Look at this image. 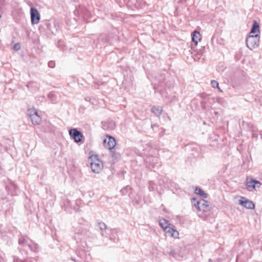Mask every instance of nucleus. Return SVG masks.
Listing matches in <instances>:
<instances>
[{
    "label": "nucleus",
    "instance_id": "3",
    "mask_svg": "<svg viewBox=\"0 0 262 262\" xmlns=\"http://www.w3.org/2000/svg\"><path fill=\"white\" fill-rule=\"evenodd\" d=\"M259 35L258 34L250 35L246 38V43L247 47L250 50L255 49L259 45Z\"/></svg>",
    "mask_w": 262,
    "mask_h": 262
},
{
    "label": "nucleus",
    "instance_id": "27",
    "mask_svg": "<svg viewBox=\"0 0 262 262\" xmlns=\"http://www.w3.org/2000/svg\"><path fill=\"white\" fill-rule=\"evenodd\" d=\"M13 49H14V50H15L16 51L19 50L20 49V44L18 43H15L14 45Z\"/></svg>",
    "mask_w": 262,
    "mask_h": 262
},
{
    "label": "nucleus",
    "instance_id": "28",
    "mask_svg": "<svg viewBox=\"0 0 262 262\" xmlns=\"http://www.w3.org/2000/svg\"><path fill=\"white\" fill-rule=\"evenodd\" d=\"M48 66L51 68H53L55 66V63L53 61H50L48 62Z\"/></svg>",
    "mask_w": 262,
    "mask_h": 262
},
{
    "label": "nucleus",
    "instance_id": "22",
    "mask_svg": "<svg viewBox=\"0 0 262 262\" xmlns=\"http://www.w3.org/2000/svg\"><path fill=\"white\" fill-rule=\"evenodd\" d=\"M56 46L61 50H64L65 47L63 42L60 40L58 41Z\"/></svg>",
    "mask_w": 262,
    "mask_h": 262
},
{
    "label": "nucleus",
    "instance_id": "19",
    "mask_svg": "<svg viewBox=\"0 0 262 262\" xmlns=\"http://www.w3.org/2000/svg\"><path fill=\"white\" fill-rule=\"evenodd\" d=\"M151 112L157 116H160L162 113V109L161 107L154 106L151 108Z\"/></svg>",
    "mask_w": 262,
    "mask_h": 262
},
{
    "label": "nucleus",
    "instance_id": "16",
    "mask_svg": "<svg viewBox=\"0 0 262 262\" xmlns=\"http://www.w3.org/2000/svg\"><path fill=\"white\" fill-rule=\"evenodd\" d=\"M158 159L155 157L146 159V162L148 164V166H151L152 168H154L156 166V163H158Z\"/></svg>",
    "mask_w": 262,
    "mask_h": 262
},
{
    "label": "nucleus",
    "instance_id": "21",
    "mask_svg": "<svg viewBox=\"0 0 262 262\" xmlns=\"http://www.w3.org/2000/svg\"><path fill=\"white\" fill-rule=\"evenodd\" d=\"M166 231L169 233L171 236L173 237H177L179 235V233L176 230L170 227H168Z\"/></svg>",
    "mask_w": 262,
    "mask_h": 262
},
{
    "label": "nucleus",
    "instance_id": "24",
    "mask_svg": "<svg viewBox=\"0 0 262 262\" xmlns=\"http://www.w3.org/2000/svg\"><path fill=\"white\" fill-rule=\"evenodd\" d=\"M130 188L128 186H126L121 190V192L123 195H125L128 193V190H130Z\"/></svg>",
    "mask_w": 262,
    "mask_h": 262
},
{
    "label": "nucleus",
    "instance_id": "14",
    "mask_svg": "<svg viewBox=\"0 0 262 262\" xmlns=\"http://www.w3.org/2000/svg\"><path fill=\"white\" fill-rule=\"evenodd\" d=\"M256 184L261 185L260 183L256 180H254L253 179H251L250 181H247L246 182V186L247 187H252L253 188H255L256 187Z\"/></svg>",
    "mask_w": 262,
    "mask_h": 262
},
{
    "label": "nucleus",
    "instance_id": "11",
    "mask_svg": "<svg viewBox=\"0 0 262 262\" xmlns=\"http://www.w3.org/2000/svg\"><path fill=\"white\" fill-rule=\"evenodd\" d=\"M109 233H106L107 237H108L110 240L114 242L118 241V238L116 237L115 235L117 233V230L116 229L107 230Z\"/></svg>",
    "mask_w": 262,
    "mask_h": 262
},
{
    "label": "nucleus",
    "instance_id": "40",
    "mask_svg": "<svg viewBox=\"0 0 262 262\" xmlns=\"http://www.w3.org/2000/svg\"><path fill=\"white\" fill-rule=\"evenodd\" d=\"M2 17V14H0V18Z\"/></svg>",
    "mask_w": 262,
    "mask_h": 262
},
{
    "label": "nucleus",
    "instance_id": "8",
    "mask_svg": "<svg viewBox=\"0 0 262 262\" xmlns=\"http://www.w3.org/2000/svg\"><path fill=\"white\" fill-rule=\"evenodd\" d=\"M242 199L239 200L238 204L248 209H252L255 208L254 203L244 197H242Z\"/></svg>",
    "mask_w": 262,
    "mask_h": 262
},
{
    "label": "nucleus",
    "instance_id": "15",
    "mask_svg": "<svg viewBox=\"0 0 262 262\" xmlns=\"http://www.w3.org/2000/svg\"><path fill=\"white\" fill-rule=\"evenodd\" d=\"M124 1L126 5L129 7L134 6L137 8L139 6L138 0H124Z\"/></svg>",
    "mask_w": 262,
    "mask_h": 262
},
{
    "label": "nucleus",
    "instance_id": "13",
    "mask_svg": "<svg viewBox=\"0 0 262 262\" xmlns=\"http://www.w3.org/2000/svg\"><path fill=\"white\" fill-rule=\"evenodd\" d=\"M257 32H259V25L256 20H254L253 21V25L250 31L249 34L252 35V34H254Z\"/></svg>",
    "mask_w": 262,
    "mask_h": 262
},
{
    "label": "nucleus",
    "instance_id": "36",
    "mask_svg": "<svg viewBox=\"0 0 262 262\" xmlns=\"http://www.w3.org/2000/svg\"><path fill=\"white\" fill-rule=\"evenodd\" d=\"M260 136L261 139H262V131L260 132Z\"/></svg>",
    "mask_w": 262,
    "mask_h": 262
},
{
    "label": "nucleus",
    "instance_id": "33",
    "mask_svg": "<svg viewBox=\"0 0 262 262\" xmlns=\"http://www.w3.org/2000/svg\"><path fill=\"white\" fill-rule=\"evenodd\" d=\"M170 254L172 255L173 257H175L176 253L173 250H171L170 252Z\"/></svg>",
    "mask_w": 262,
    "mask_h": 262
},
{
    "label": "nucleus",
    "instance_id": "12",
    "mask_svg": "<svg viewBox=\"0 0 262 262\" xmlns=\"http://www.w3.org/2000/svg\"><path fill=\"white\" fill-rule=\"evenodd\" d=\"M201 34L197 30H195L192 34V41L194 43L195 46H196L198 43V41L201 40Z\"/></svg>",
    "mask_w": 262,
    "mask_h": 262
},
{
    "label": "nucleus",
    "instance_id": "32",
    "mask_svg": "<svg viewBox=\"0 0 262 262\" xmlns=\"http://www.w3.org/2000/svg\"><path fill=\"white\" fill-rule=\"evenodd\" d=\"M258 134L257 133L253 131L252 133V137L257 139L258 138Z\"/></svg>",
    "mask_w": 262,
    "mask_h": 262
},
{
    "label": "nucleus",
    "instance_id": "31",
    "mask_svg": "<svg viewBox=\"0 0 262 262\" xmlns=\"http://www.w3.org/2000/svg\"><path fill=\"white\" fill-rule=\"evenodd\" d=\"M110 154L112 157H116V153L112 149L110 150Z\"/></svg>",
    "mask_w": 262,
    "mask_h": 262
},
{
    "label": "nucleus",
    "instance_id": "9",
    "mask_svg": "<svg viewBox=\"0 0 262 262\" xmlns=\"http://www.w3.org/2000/svg\"><path fill=\"white\" fill-rule=\"evenodd\" d=\"M102 125L103 129L106 130H112L115 129L116 127L115 122L111 120L102 121Z\"/></svg>",
    "mask_w": 262,
    "mask_h": 262
},
{
    "label": "nucleus",
    "instance_id": "23",
    "mask_svg": "<svg viewBox=\"0 0 262 262\" xmlns=\"http://www.w3.org/2000/svg\"><path fill=\"white\" fill-rule=\"evenodd\" d=\"M211 84L213 88H217L220 91H221L220 89V88L219 86V83H218V82L217 81L214 80H212L211 81Z\"/></svg>",
    "mask_w": 262,
    "mask_h": 262
},
{
    "label": "nucleus",
    "instance_id": "25",
    "mask_svg": "<svg viewBox=\"0 0 262 262\" xmlns=\"http://www.w3.org/2000/svg\"><path fill=\"white\" fill-rule=\"evenodd\" d=\"M154 186L155 184L152 181L149 182V186H148V189L150 191H153L154 190Z\"/></svg>",
    "mask_w": 262,
    "mask_h": 262
},
{
    "label": "nucleus",
    "instance_id": "29",
    "mask_svg": "<svg viewBox=\"0 0 262 262\" xmlns=\"http://www.w3.org/2000/svg\"><path fill=\"white\" fill-rule=\"evenodd\" d=\"M26 246H28L31 251L35 252V250L33 249V245H31L30 244L27 243Z\"/></svg>",
    "mask_w": 262,
    "mask_h": 262
},
{
    "label": "nucleus",
    "instance_id": "10",
    "mask_svg": "<svg viewBox=\"0 0 262 262\" xmlns=\"http://www.w3.org/2000/svg\"><path fill=\"white\" fill-rule=\"evenodd\" d=\"M97 226L99 229L101 231V235L103 237H107V235H106V229H107V226L106 224L102 222H98L97 224Z\"/></svg>",
    "mask_w": 262,
    "mask_h": 262
},
{
    "label": "nucleus",
    "instance_id": "37",
    "mask_svg": "<svg viewBox=\"0 0 262 262\" xmlns=\"http://www.w3.org/2000/svg\"><path fill=\"white\" fill-rule=\"evenodd\" d=\"M204 95H205V94H202V97H203V98H205Z\"/></svg>",
    "mask_w": 262,
    "mask_h": 262
},
{
    "label": "nucleus",
    "instance_id": "2",
    "mask_svg": "<svg viewBox=\"0 0 262 262\" xmlns=\"http://www.w3.org/2000/svg\"><path fill=\"white\" fill-rule=\"evenodd\" d=\"M192 202L194 206L200 211L208 212L210 211L211 207L209 203L204 199H200L198 200L196 198H192Z\"/></svg>",
    "mask_w": 262,
    "mask_h": 262
},
{
    "label": "nucleus",
    "instance_id": "6",
    "mask_svg": "<svg viewBox=\"0 0 262 262\" xmlns=\"http://www.w3.org/2000/svg\"><path fill=\"white\" fill-rule=\"evenodd\" d=\"M31 23L33 25L37 24L40 19V14L34 7H31L30 9Z\"/></svg>",
    "mask_w": 262,
    "mask_h": 262
},
{
    "label": "nucleus",
    "instance_id": "35",
    "mask_svg": "<svg viewBox=\"0 0 262 262\" xmlns=\"http://www.w3.org/2000/svg\"><path fill=\"white\" fill-rule=\"evenodd\" d=\"M33 246V249L35 250V252L36 251V249H37V245H34V246Z\"/></svg>",
    "mask_w": 262,
    "mask_h": 262
},
{
    "label": "nucleus",
    "instance_id": "34",
    "mask_svg": "<svg viewBox=\"0 0 262 262\" xmlns=\"http://www.w3.org/2000/svg\"><path fill=\"white\" fill-rule=\"evenodd\" d=\"M20 262H33L31 260H23V261H21Z\"/></svg>",
    "mask_w": 262,
    "mask_h": 262
},
{
    "label": "nucleus",
    "instance_id": "17",
    "mask_svg": "<svg viewBox=\"0 0 262 262\" xmlns=\"http://www.w3.org/2000/svg\"><path fill=\"white\" fill-rule=\"evenodd\" d=\"M159 225L160 226L164 229L165 231L167 230L169 225L168 221L164 219H162L159 221Z\"/></svg>",
    "mask_w": 262,
    "mask_h": 262
},
{
    "label": "nucleus",
    "instance_id": "39",
    "mask_svg": "<svg viewBox=\"0 0 262 262\" xmlns=\"http://www.w3.org/2000/svg\"><path fill=\"white\" fill-rule=\"evenodd\" d=\"M208 262H212V260H211V259H209L208 260Z\"/></svg>",
    "mask_w": 262,
    "mask_h": 262
},
{
    "label": "nucleus",
    "instance_id": "5",
    "mask_svg": "<svg viewBox=\"0 0 262 262\" xmlns=\"http://www.w3.org/2000/svg\"><path fill=\"white\" fill-rule=\"evenodd\" d=\"M28 115L29 116L33 124H39L41 122V119L38 115L37 111L35 110H29Z\"/></svg>",
    "mask_w": 262,
    "mask_h": 262
},
{
    "label": "nucleus",
    "instance_id": "7",
    "mask_svg": "<svg viewBox=\"0 0 262 262\" xmlns=\"http://www.w3.org/2000/svg\"><path fill=\"white\" fill-rule=\"evenodd\" d=\"M107 137L108 138L103 140L104 146L109 150L113 149L116 145L115 138L110 136Z\"/></svg>",
    "mask_w": 262,
    "mask_h": 262
},
{
    "label": "nucleus",
    "instance_id": "4",
    "mask_svg": "<svg viewBox=\"0 0 262 262\" xmlns=\"http://www.w3.org/2000/svg\"><path fill=\"white\" fill-rule=\"evenodd\" d=\"M69 135L76 143L80 142L83 137V134L77 128H72L69 130Z\"/></svg>",
    "mask_w": 262,
    "mask_h": 262
},
{
    "label": "nucleus",
    "instance_id": "38",
    "mask_svg": "<svg viewBox=\"0 0 262 262\" xmlns=\"http://www.w3.org/2000/svg\"><path fill=\"white\" fill-rule=\"evenodd\" d=\"M201 104H202V107H203V106H204V105H205L204 104H203V102H201Z\"/></svg>",
    "mask_w": 262,
    "mask_h": 262
},
{
    "label": "nucleus",
    "instance_id": "26",
    "mask_svg": "<svg viewBox=\"0 0 262 262\" xmlns=\"http://www.w3.org/2000/svg\"><path fill=\"white\" fill-rule=\"evenodd\" d=\"M27 242L26 241V240L24 238H19L18 240V244L19 245H23L24 246H26Z\"/></svg>",
    "mask_w": 262,
    "mask_h": 262
},
{
    "label": "nucleus",
    "instance_id": "20",
    "mask_svg": "<svg viewBox=\"0 0 262 262\" xmlns=\"http://www.w3.org/2000/svg\"><path fill=\"white\" fill-rule=\"evenodd\" d=\"M192 155L194 157H198L200 156L201 148L199 146H196L192 148Z\"/></svg>",
    "mask_w": 262,
    "mask_h": 262
},
{
    "label": "nucleus",
    "instance_id": "18",
    "mask_svg": "<svg viewBox=\"0 0 262 262\" xmlns=\"http://www.w3.org/2000/svg\"><path fill=\"white\" fill-rule=\"evenodd\" d=\"M195 193L201 195L204 198H207L208 196V194L204 192V191L201 188L196 187L194 190Z\"/></svg>",
    "mask_w": 262,
    "mask_h": 262
},
{
    "label": "nucleus",
    "instance_id": "1",
    "mask_svg": "<svg viewBox=\"0 0 262 262\" xmlns=\"http://www.w3.org/2000/svg\"><path fill=\"white\" fill-rule=\"evenodd\" d=\"M88 162L91 165L92 170L95 173H99L103 168L102 162L99 159L97 155H91Z\"/></svg>",
    "mask_w": 262,
    "mask_h": 262
},
{
    "label": "nucleus",
    "instance_id": "30",
    "mask_svg": "<svg viewBox=\"0 0 262 262\" xmlns=\"http://www.w3.org/2000/svg\"><path fill=\"white\" fill-rule=\"evenodd\" d=\"M54 96L55 95L53 93H50L48 95V98L51 100H52Z\"/></svg>",
    "mask_w": 262,
    "mask_h": 262
}]
</instances>
